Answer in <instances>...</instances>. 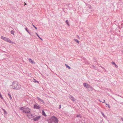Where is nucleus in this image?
<instances>
[{
    "label": "nucleus",
    "mask_w": 123,
    "mask_h": 123,
    "mask_svg": "<svg viewBox=\"0 0 123 123\" xmlns=\"http://www.w3.org/2000/svg\"><path fill=\"white\" fill-rule=\"evenodd\" d=\"M13 89H15L16 90H18L20 89L21 86L19 84H18V83L16 81H13L11 85Z\"/></svg>",
    "instance_id": "nucleus-1"
},
{
    "label": "nucleus",
    "mask_w": 123,
    "mask_h": 123,
    "mask_svg": "<svg viewBox=\"0 0 123 123\" xmlns=\"http://www.w3.org/2000/svg\"><path fill=\"white\" fill-rule=\"evenodd\" d=\"M20 109L23 111V112L25 113H28L30 112L31 109L28 107L24 106L21 107Z\"/></svg>",
    "instance_id": "nucleus-2"
},
{
    "label": "nucleus",
    "mask_w": 123,
    "mask_h": 123,
    "mask_svg": "<svg viewBox=\"0 0 123 123\" xmlns=\"http://www.w3.org/2000/svg\"><path fill=\"white\" fill-rule=\"evenodd\" d=\"M51 122H54L55 123H58V120L56 117L53 116H52L50 119Z\"/></svg>",
    "instance_id": "nucleus-3"
},
{
    "label": "nucleus",
    "mask_w": 123,
    "mask_h": 123,
    "mask_svg": "<svg viewBox=\"0 0 123 123\" xmlns=\"http://www.w3.org/2000/svg\"><path fill=\"white\" fill-rule=\"evenodd\" d=\"M41 116H39L36 117L35 118H34L33 119H31L33 120L34 121H38V120L40 118Z\"/></svg>",
    "instance_id": "nucleus-4"
},
{
    "label": "nucleus",
    "mask_w": 123,
    "mask_h": 123,
    "mask_svg": "<svg viewBox=\"0 0 123 123\" xmlns=\"http://www.w3.org/2000/svg\"><path fill=\"white\" fill-rule=\"evenodd\" d=\"M4 40L10 43H13V42L10 39L7 37H6Z\"/></svg>",
    "instance_id": "nucleus-5"
},
{
    "label": "nucleus",
    "mask_w": 123,
    "mask_h": 123,
    "mask_svg": "<svg viewBox=\"0 0 123 123\" xmlns=\"http://www.w3.org/2000/svg\"><path fill=\"white\" fill-rule=\"evenodd\" d=\"M86 88L89 91H92V88L89 85H87Z\"/></svg>",
    "instance_id": "nucleus-6"
},
{
    "label": "nucleus",
    "mask_w": 123,
    "mask_h": 123,
    "mask_svg": "<svg viewBox=\"0 0 123 123\" xmlns=\"http://www.w3.org/2000/svg\"><path fill=\"white\" fill-rule=\"evenodd\" d=\"M37 104L34 105V109H38L40 108V107L39 105H37Z\"/></svg>",
    "instance_id": "nucleus-7"
},
{
    "label": "nucleus",
    "mask_w": 123,
    "mask_h": 123,
    "mask_svg": "<svg viewBox=\"0 0 123 123\" xmlns=\"http://www.w3.org/2000/svg\"><path fill=\"white\" fill-rule=\"evenodd\" d=\"M37 99L38 100H39L40 102H41L43 103H44V101L42 100L40 98L38 97H37Z\"/></svg>",
    "instance_id": "nucleus-8"
},
{
    "label": "nucleus",
    "mask_w": 123,
    "mask_h": 123,
    "mask_svg": "<svg viewBox=\"0 0 123 123\" xmlns=\"http://www.w3.org/2000/svg\"><path fill=\"white\" fill-rule=\"evenodd\" d=\"M112 64L114 65L115 67L117 68L118 67V66L114 62H111Z\"/></svg>",
    "instance_id": "nucleus-9"
},
{
    "label": "nucleus",
    "mask_w": 123,
    "mask_h": 123,
    "mask_svg": "<svg viewBox=\"0 0 123 123\" xmlns=\"http://www.w3.org/2000/svg\"><path fill=\"white\" fill-rule=\"evenodd\" d=\"M76 117H80V118H82V115L80 114H77Z\"/></svg>",
    "instance_id": "nucleus-10"
},
{
    "label": "nucleus",
    "mask_w": 123,
    "mask_h": 123,
    "mask_svg": "<svg viewBox=\"0 0 123 123\" xmlns=\"http://www.w3.org/2000/svg\"><path fill=\"white\" fill-rule=\"evenodd\" d=\"M29 62H31L32 63H34L35 62L33 61V60L31 59L30 58L29 59Z\"/></svg>",
    "instance_id": "nucleus-11"
},
{
    "label": "nucleus",
    "mask_w": 123,
    "mask_h": 123,
    "mask_svg": "<svg viewBox=\"0 0 123 123\" xmlns=\"http://www.w3.org/2000/svg\"><path fill=\"white\" fill-rule=\"evenodd\" d=\"M42 114L43 115L46 117L47 116L46 115V114L44 112V111L43 110H42Z\"/></svg>",
    "instance_id": "nucleus-12"
},
{
    "label": "nucleus",
    "mask_w": 123,
    "mask_h": 123,
    "mask_svg": "<svg viewBox=\"0 0 123 123\" xmlns=\"http://www.w3.org/2000/svg\"><path fill=\"white\" fill-rule=\"evenodd\" d=\"M26 31L31 35L32 36V35L31 33L27 29V28H26L25 29Z\"/></svg>",
    "instance_id": "nucleus-13"
},
{
    "label": "nucleus",
    "mask_w": 123,
    "mask_h": 123,
    "mask_svg": "<svg viewBox=\"0 0 123 123\" xmlns=\"http://www.w3.org/2000/svg\"><path fill=\"white\" fill-rule=\"evenodd\" d=\"M33 81L34 82H37L38 83H39V81H37L35 79H33Z\"/></svg>",
    "instance_id": "nucleus-14"
},
{
    "label": "nucleus",
    "mask_w": 123,
    "mask_h": 123,
    "mask_svg": "<svg viewBox=\"0 0 123 123\" xmlns=\"http://www.w3.org/2000/svg\"><path fill=\"white\" fill-rule=\"evenodd\" d=\"M65 65L67 68H68L69 69H70L71 68L67 64H65Z\"/></svg>",
    "instance_id": "nucleus-15"
},
{
    "label": "nucleus",
    "mask_w": 123,
    "mask_h": 123,
    "mask_svg": "<svg viewBox=\"0 0 123 123\" xmlns=\"http://www.w3.org/2000/svg\"><path fill=\"white\" fill-rule=\"evenodd\" d=\"M87 85H89L88 84L86 83H84L83 84V86H84L85 87H87Z\"/></svg>",
    "instance_id": "nucleus-16"
},
{
    "label": "nucleus",
    "mask_w": 123,
    "mask_h": 123,
    "mask_svg": "<svg viewBox=\"0 0 123 123\" xmlns=\"http://www.w3.org/2000/svg\"><path fill=\"white\" fill-rule=\"evenodd\" d=\"M8 96L9 97V98L11 100L12 99V97L10 94L8 93Z\"/></svg>",
    "instance_id": "nucleus-17"
},
{
    "label": "nucleus",
    "mask_w": 123,
    "mask_h": 123,
    "mask_svg": "<svg viewBox=\"0 0 123 123\" xmlns=\"http://www.w3.org/2000/svg\"><path fill=\"white\" fill-rule=\"evenodd\" d=\"M35 33L39 38H40L41 40H43V39L39 37L37 33L36 32Z\"/></svg>",
    "instance_id": "nucleus-18"
},
{
    "label": "nucleus",
    "mask_w": 123,
    "mask_h": 123,
    "mask_svg": "<svg viewBox=\"0 0 123 123\" xmlns=\"http://www.w3.org/2000/svg\"><path fill=\"white\" fill-rule=\"evenodd\" d=\"M74 40L75 42H76L78 44H79V42L78 40V39H74Z\"/></svg>",
    "instance_id": "nucleus-19"
},
{
    "label": "nucleus",
    "mask_w": 123,
    "mask_h": 123,
    "mask_svg": "<svg viewBox=\"0 0 123 123\" xmlns=\"http://www.w3.org/2000/svg\"><path fill=\"white\" fill-rule=\"evenodd\" d=\"M71 100L73 101H75L74 98L73 97L71 96Z\"/></svg>",
    "instance_id": "nucleus-20"
},
{
    "label": "nucleus",
    "mask_w": 123,
    "mask_h": 123,
    "mask_svg": "<svg viewBox=\"0 0 123 123\" xmlns=\"http://www.w3.org/2000/svg\"><path fill=\"white\" fill-rule=\"evenodd\" d=\"M87 6L90 9L92 8V7L91 6L88 4H87Z\"/></svg>",
    "instance_id": "nucleus-21"
},
{
    "label": "nucleus",
    "mask_w": 123,
    "mask_h": 123,
    "mask_svg": "<svg viewBox=\"0 0 123 123\" xmlns=\"http://www.w3.org/2000/svg\"><path fill=\"white\" fill-rule=\"evenodd\" d=\"M66 24H67L68 26H69V22L68 20H67L66 21Z\"/></svg>",
    "instance_id": "nucleus-22"
},
{
    "label": "nucleus",
    "mask_w": 123,
    "mask_h": 123,
    "mask_svg": "<svg viewBox=\"0 0 123 123\" xmlns=\"http://www.w3.org/2000/svg\"><path fill=\"white\" fill-rule=\"evenodd\" d=\"M14 31H13V30L11 31V34H12L13 35H14Z\"/></svg>",
    "instance_id": "nucleus-23"
},
{
    "label": "nucleus",
    "mask_w": 123,
    "mask_h": 123,
    "mask_svg": "<svg viewBox=\"0 0 123 123\" xmlns=\"http://www.w3.org/2000/svg\"><path fill=\"white\" fill-rule=\"evenodd\" d=\"M29 116L28 117L29 119H31L32 117H35V116H33V117H31L30 116V115L29 116Z\"/></svg>",
    "instance_id": "nucleus-24"
},
{
    "label": "nucleus",
    "mask_w": 123,
    "mask_h": 123,
    "mask_svg": "<svg viewBox=\"0 0 123 123\" xmlns=\"http://www.w3.org/2000/svg\"><path fill=\"white\" fill-rule=\"evenodd\" d=\"M5 37H3V36H2L1 37V38L2 39H4V40L5 38Z\"/></svg>",
    "instance_id": "nucleus-25"
},
{
    "label": "nucleus",
    "mask_w": 123,
    "mask_h": 123,
    "mask_svg": "<svg viewBox=\"0 0 123 123\" xmlns=\"http://www.w3.org/2000/svg\"><path fill=\"white\" fill-rule=\"evenodd\" d=\"M32 25L36 30H37V28L33 24Z\"/></svg>",
    "instance_id": "nucleus-26"
},
{
    "label": "nucleus",
    "mask_w": 123,
    "mask_h": 123,
    "mask_svg": "<svg viewBox=\"0 0 123 123\" xmlns=\"http://www.w3.org/2000/svg\"><path fill=\"white\" fill-rule=\"evenodd\" d=\"M101 114H102L103 117H105V116L104 115V113L103 112H101Z\"/></svg>",
    "instance_id": "nucleus-27"
},
{
    "label": "nucleus",
    "mask_w": 123,
    "mask_h": 123,
    "mask_svg": "<svg viewBox=\"0 0 123 123\" xmlns=\"http://www.w3.org/2000/svg\"><path fill=\"white\" fill-rule=\"evenodd\" d=\"M121 1L120 0L119 1V3L120 5H122V4H121V3H121Z\"/></svg>",
    "instance_id": "nucleus-28"
},
{
    "label": "nucleus",
    "mask_w": 123,
    "mask_h": 123,
    "mask_svg": "<svg viewBox=\"0 0 123 123\" xmlns=\"http://www.w3.org/2000/svg\"><path fill=\"white\" fill-rule=\"evenodd\" d=\"M100 101L101 102H102V103H104L105 101V100L104 99H103L102 100V101Z\"/></svg>",
    "instance_id": "nucleus-29"
},
{
    "label": "nucleus",
    "mask_w": 123,
    "mask_h": 123,
    "mask_svg": "<svg viewBox=\"0 0 123 123\" xmlns=\"http://www.w3.org/2000/svg\"><path fill=\"white\" fill-rule=\"evenodd\" d=\"M61 105H60L59 106V109H60V108H61Z\"/></svg>",
    "instance_id": "nucleus-30"
},
{
    "label": "nucleus",
    "mask_w": 123,
    "mask_h": 123,
    "mask_svg": "<svg viewBox=\"0 0 123 123\" xmlns=\"http://www.w3.org/2000/svg\"><path fill=\"white\" fill-rule=\"evenodd\" d=\"M4 111V113L5 114H7V112L5 110Z\"/></svg>",
    "instance_id": "nucleus-31"
},
{
    "label": "nucleus",
    "mask_w": 123,
    "mask_h": 123,
    "mask_svg": "<svg viewBox=\"0 0 123 123\" xmlns=\"http://www.w3.org/2000/svg\"><path fill=\"white\" fill-rule=\"evenodd\" d=\"M31 114V115H30V116L32 117H33L34 116H33V115L32 114Z\"/></svg>",
    "instance_id": "nucleus-32"
},
{
    "label": "nucleus",
    "mask_w": 123,
    "mask_h": 123,
    "mask_svg": "<svg viewBox=\"0 0 123 123\" xmlns=\"http://www.w3.org/2000/svg\"><path fill=\"white\" fill-rule=\"evenodd\" d=\"M106 104V105H107L108 106H109V104Z\"/></svg>",
    "instance_id": "nucleus-33"
},
{
    "label": "nucleus",
    "mask_w": 123,
    "mask_h": 123,
    "mask_svg": "<svg viewBox=\"0 0 123 123\" xmlns=\"http://www.w3.org/2000/svg\"><path fill=\"white\" fill-rule=\"evenodd\" d=\"M121 119H122V120L123 121V118H121Z\"/></svg>",
    "instance_id": "nucleus-34"
},
{
    "label": "nucleus",
    "mask_w": 123,
    "mask_h": 123,
    "mask_svg": "<svg viewBox=\"0 0 123 123\" xmlns=\"http://www.w3.org/2000/svg\"><path fill=\"white\" fill-rule=\"evenodd\" d=\"M48 123H52V122H51L50 121V122H49Z\"/></svg>",
    "instance_id": "nucleus-35"
},
{
    "label": "nucleus",
    "mask_w": 123,
    "mask_h": 123,
    "mask_svg": "<svg viewBox=\"0 0 123 123\" xmlns=\"http://www.w3.org/2000/svg\"><path fill=\"white\" fill-rule=\"evenodd\" d=\"M2 110H3V111H5V109H2Z\"/></svg>",
    "instance_id": "nucleus-36"
},
{
    "label": "nucleus",
    "mask_w": 123,
    "mask_h": 123,
    "mask_svg": "<svg viewBox=\"0 0 123 123\" xmlns=\"http://www.w3.org/2000/svg\"><path fill=\"white\" fill-rule=\"evenodd\" d=\"M108 106V107H109V108H110V106H109H109Z\"/></svg>",
    "instance_id": "nucleus-37"
},
{
    "label": "nucleus",
    "mask_w": 123,
    "mask_h": 123,
    "mask_svg": "<svg viewBox=\"0 0 123 123\" xmlns=\"http://www.w3.org/2000/svg\"><path fill=\"white\" fill-rule=\"evenodd\" d=\"M26 5V3H25V5Z\"/></svg>",
    "instance_id": "nucleus-38"
}]
</instances>
